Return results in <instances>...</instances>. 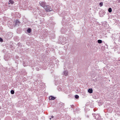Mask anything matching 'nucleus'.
Masks as SVG:
<instances>
[{"instance_id":"16","label":"nucleus","mask_w":120,"mask_h":120,"mask_svg":"<svg viewBox=\"0 0 120 120\" xmlns=\"http://www.w3.org/2000/svg\"><path fill=\"white\" fill-rule=\"evenodd\" d=\"M19 21L18 20H17L16 21V25H17V23H19Z\"/></svg>"},{"instance_id":"20","label":"nucleus","mask_w":120,"mask_h":120,"mask_svg":"<svg viewBox=\"0 0 120 120\" xmlns=\"http://www.w3.org/2000/svg\"><path fill=\"white\" fill-rule=\"evenodd\" d=\"M39 15H41V16H43V15H42L41 14L39 13Z\"/></svg>"},{"instance_id":"12","label":"nucleus","mask_w":120,"mask_h":120,"mask_svg":"<svg viewBox=\"0 0 120 120\" xmlns=\"http://www.w3.org/2000/svg\"><path fill=\"white\" fill-rule=\"evenodd\" d=\"M102 42V41L101 40H98V42L99 43H101Z\"/></svg>"},{"instance_id":"13","label":"nucleus","mask_w":120,"mask_h":120,"mask_svg":"<svg viewBox=\"0 0 120 120\" xmlns=\"http://www.w3.org/2000/svg\"><path fill=\"white\" fill-rule=\"evenodd\" d=\"M100 6L101 7L103 5V3L102 2H101L99 4Z\"/></svg>"},{"instance_id":"8","label":"nucleus","mask_w":120,"mask_h":120,"mask_svg":"<svg viewBox=\"0 0 120 120\" xmlns=\"http://www.w3.org/2000/svg\"><path fill=\"white\" fill-rule=\"evenodd\" d=\"M23 64V66L24 67L27 66L28 65V64L26 62H24Z\"/></svg>"},{"instance_id":"5","label":"nucleus","mask_w":120,"mask_h":120,"mask_svg":"<svg viewBox=\"0 0 120 120\" xmlns=\"http://www.w3.org/2000/svg\"><path fill=\"white\" fill-rule=\"evenodd\" d=\"M55 99V97L52 96H50L49 97V99L50 100H54Z\"/></svg>"},{"instance_id":"15","label":"nucleus","mask_w":120,"mask_h":120,"mask_svg":"<svg viewBox=\"0 0 120 120\" xmlns=\"http://www.w3.org/2000/svg\"><path fill=\"white\" fill-rule=\"evenodd\" d=\"M75 98L76 99H77L79 98V96L77 95H76L75 96Z\"/></svg>"},{"instance_id":"3","label":"nucleus","mask_w":120,"mask_h":120,"mask_svg":"<svg viewBox=\"0 0 120 120\" xmlns=\"http://www.w3.org/2000/svg\"><path fill=\"white\" fill-rule=\"evenodd\" d=\"M40 4L42 7L45 8L46 7V3L45 2L40 1L39 2Z\"/></svg>"},{"instance_id":"6","label":"nucleus","mask_w":120,"mask_h":120,"mask_svg":"<svg viewBox=\"0 0 120 120\" xmlns=\"http://www.w3.org/2000/svg\"><path fill=\"white\" fill-rule=\"evenodd\" d=\"M88 91L90 93H91L93 92V90L91 88H90L88 90Z\"/></svg>"},{"instance_id":"19","label":"nucleus","mask_w":120,"mask_h":120,"mask_svg":"<svg viewBox=\"0 0 120 120\" xmlns=\"http://www.w3.org/2000/svg\"><path fill=\"white\" fill-rule=\"evenodd\" d=\"M64 13V12H62V14H61V15H60L62 16V14H63Z\"/></svg>"},{"instance_id":"10","label":"nucleus","mask_w":120,"mask_h":120,"mask_svg":"<svg viewBox=\"0 0 120 120\" xmlns=\"http://www.w3.org/2000/svg\"><path fill=\"white\" fill-rule=\"evenodd\" d=\"M108 11L110 13L112 11V9L111 8H109L108 10Z\"/></svg>"},{"instance_id":"11","label":"nucleus","mask_w":120,"mask_h":120,"mask_svg":"<svg viewBox=\"0 0 120 120\" xmlns=\"http://www.w3.org/2000/svg\"><path fill=\"white\" fill-rule=\"evenodd\" d=\"M31 30L30 28H29L27 30V32L28 33H30L31 32Z\"/></svg>"},{"instance_id":"14","label":"nucleus","mask_w":120,"mask_h":120,"mask_svg":"<svg viewBox=\"0 0 120 120\" xmlns=\"http://www.w3.org/2000/svg\"><path fill=\"white\" fill-rule=\"evenodd\" d=\"M11 94H14V90H11Z\"/></svg>"},{"instance_id":"9","label":"nucleus","mask_w":120,"mask_h":120,"mask_svg":"<svg viewBox=\"0 0 120 120\" xmlns=\"http://www.w3.org/2000/svg\"><path fill=\"white\" fill-rule=\"evenodd\" d=\"M7 56H6L4 57V59L5 60H7L9 59V58L8 56L7 57Z\"/></svg>"},{"instance_id":"2","label":"nucleus","mask_w":120,"mask_h":120,"mask_svg":"<svg viewBox=\"0 0 120 120\" xmlns=\"http://www.w3.org/2000/svg\"><path fill=\"white\" fill-rule=\"evenodd\" d=\"M6 37L10 39L12 37V35L11 33L10 32L8 33L6 35Z\"/></svg>"},{"instance_id":"21","label":"nucleus","mask_w":120,"mask_h":120,"mask_svg":"<svg viewBox=\"0 0 120 120\" xmlns=\"http://www.w3.org/2000/svg\"><path fill=\"white\" fill-rule=\"evenodd\" d=\"M118 2L119 3H120V0H118Z\"/></svg>"},{"instance_id":"18","label":"nucleus","mask_w":120,"mask_h":120,"mask_svg":"<svg viewBox=\"0 0 120 120\" xmlns=\"http://www.w3.org/2000/svg\"><path fill=\"white\" fill-rule=\"evenodd\" d=\"M3 41V40L1 38H0V41L2 42Z\"/></svg>"},{"instance_id":"25","label":"nucleus","mask_w":120,"mask_h":120,"mask_svg":"<svg viewBox=\"0 0 120 120\" xmlns=\"http://www.w3.org/2000/svg\"><path fill=\"white\" fill-rule=\"evenodd\" d=\"M50 120H51V118H50Z\"/></svg>"},{"instance_id":"1","label":"nucleus","mask_w":120,"mask_h":120,"mask_svg":"<svg viewBox=\"0 0 120 120\" xmlns=\"http://www.w3.org/2000/svg\"><path fill=\"white\" fill-rule=\"evenodd\" d=\"M44 8L47 12H49L52 10V9L51 8L50 6H47Z\"/></svg>"},{"instance_id":"4","label":"nucleus","mask_w":120,"mask_h":120,"mask_svg":"<svg viewBox=\"0 0 120 120\" xmlns=\"http://www.w3.org/2000/svg\"><path fill=\"white\" fill-rule=\"evenodd\" d=\"M63 75L65 76H67L68 75V71H64L63 72Z\"/></svg>"},{"instance_id":"23","label":"nucleus","mask_w":120,"mask_h":120,"mask_svg":"<svg viewBox=\"0 0 120 120\" xmlns=\"http://www.w3.org/2000/svg\"><path fill=\"white\" fill-rule=\"evenodd\" d=\"M53 116H51V118H53Z\"/></svg>"},{"instance_id":"7","label":"nucleus","mask_w":120,"mask_h":120,"mask_svg":"<svg viewBox=\"0 0 120 120\" xmlns=\"http://www.w3.org/2000/svg\"><path fill=\"white\" fill-rule=\"evenodd\" d=\"M14 3V2L13 1L11 0H10L9 2H8L9 4H13Z\"/></svg>"},{"instance_id":"24","label":"nucleus","mask_w":120,"mask_h":120,"mask_svg":"<svg viewBox=\"0 0 120 120\" xmlns=\"http://www.w3.org/2000/svg\"><path fill=\"white\" fill-rule=\"evenodd\" d=\"M36 70H38H38H38V68H36Z\"/></svg>"},{"instance_id":"22","label":"nucleus","mask_w":120,"mask_h":120,"mask_svg":"<svg viewBox=\"0 0 120 120\" xmlns=\"http://www.w3.org/2000/svg\"><path fill=\"white\" fill-rule=\"evenodd\" d=\"M62 30L61 29V32H62L63 33H64V32H62Z\"/></svg>"},{"instance_id":"17","label":"nucleus","mask_w":120,"mask_h":120,"mask_svg":"<svg viewBox=\"0 0 120 120\" xmlns=\"http://www.w3.org/2000/svg\"><path fill=\"white\" fill-rule=\"evenodd\" d=\"M58 89L59 91H60L62 89L60 87H59L58 88Z\"/></svg>"}]
</instances>
